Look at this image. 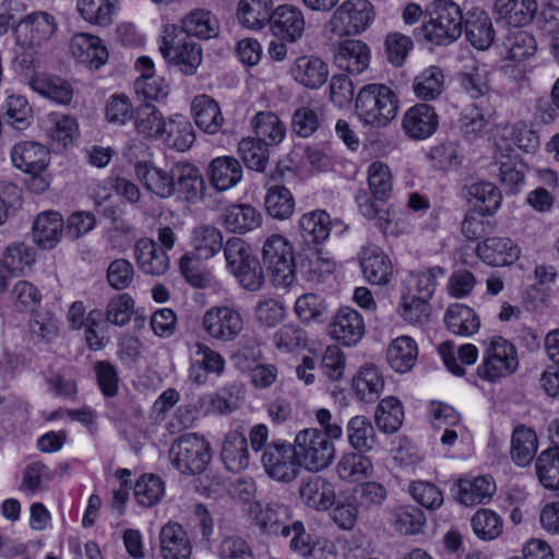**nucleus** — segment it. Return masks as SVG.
I'll return each instance as SVG.
<instances>
[{"label":"nucleus","instance_id":"nucleus-1","mask_svg":"<svg viewBox=\"0 0 559 559\" xmlns=\"http://www.w3.org/2000/svg\"><path fill=\"white\" fill-rule=\"evenodd\" d=\"M356 112L359 119L371 127H384L390 123L399 110V97L384 84L372 83L364 86L357 94Z\"/></svg>","mask_w":559,"mask_h":559},{"label":"nucleus","instance_id":"nucleus-2","mask_svg":"<svg viewBox=\"0 0 559 559\" xmlns=\"http://www.w3.org/2000/svg\"><path fill=\"white\" fill-rule=\"evenodd\" d=\"M519 368V357L513 344L501 336L491 337L483 350L476 372L488 382H497L513 374Z\"/></svg>","mask_w":559,"mask_h":559},{"label":"nucleus","instance_id":"nucleus-3","mask_svg":"<svg viewBox=\"0 0 559 559\" xmlns=\"http://www.w3.org/2000/svg\"><path fill=\"white\" fill-rule=\"evenodd\" d=\"M329 438L316 428H307L296 435L293 447L302 467L319 472L330 466L335 456V447Z\"/></svg>","mask_w":559,"mask_h":559},{"label":"nucleus","instance_id":"nucleus-4","mask_svg":"<svg viewBox=\"0 0 559 559\" xmlns=\"http://www.w3.org/2000/svg\"><path fill=\"white\" fill-rule=\"evenodd\" d=\"M201 328L211 340L231 343L245 330V319L241 311L235 306L215 305L202 314Z\"/></svg>","mask_w":559,"mask_h":559},{"label":"nucleus","instance_id":"nucleus-5","mask_svg":"<svg viewBox=\"0 0 559 559\" xmlns=\"http://www.w3.org/2000/svg\"><path fill=\"white\" fill-rule=\"evenodd\" d=\"M262 258L277 287H287L295 280V257L290 241L280 234L267 237L263 243Z\"/></svg>","mask_w":559,"mask_h":559},{"label":"nucleus","instance_id":"nucleus-6","mask_svg":"<svg viewBox=\"0 0 559 559\" xmlns=\"http://www.w3.org/2000/svg\"><path fill=\"white\" fill-rule=\"evenodd\" d=\"M173 465L182 474H200L211 462L210 443L197 433L178 438L169 451Z\"/></svg>","mask_w":559,"mask_h":559},{"label":"nucleus","instance_id":"nucleus-7","mask_svg":"<svg viewBox=\"0 0 559 559\" xmlns=\"http://www.w3.org/2000/svg\"><path fill=\"white\" fill-rule=\"evenodd\" d=\"M261 463L266 474L281 483L295 480L302 467L294 447L283 440L267 444L262 453Z\"/></svg>","mask_w":559,"mask_h":559},{"label":"nucleus","instance_id":"nucleus-8","mask_svg":"<svg viewBox=\"0 0 559 559\" xmlns=\"http://www.w3.org/2000/svg\"><path fill=\"white\" fill-rule=\"evenodd\" d=\"M424 35H463V15L452 0H433L425 10Z\"/></svg>","mask_w":559,"mask_h":559},{"label":"nucleus","instance_id":"nucleus-9","mask_svg":"<svg viewBox=\"0 0 559 559\" xmlns=\"http://www.w3.org/2000/svg\"><path fill=\"white\" fill-rule=\"evenodd\" d=\"M373 20L368 0L345 1L331 19L332 32L338 35H357L365 32Z\"/></svg>","mask_w":559,"mask_h":559},{"label":"nucleus","instance_id":"nucleus-10","mask_svg":"<svg viewBox=\"0 0 559 559\" xmlns=\"http://www.w3.org/2000/svg\"><path fill=\"white\" fill-rule=\"evenodd\" d=\"M492 140L497 152H500L502 157H509V153L513 152V146L526 153H534L539 147L537 132L524 123L496 126Z\"/></svg>","mask_w":559,"mask_h":559},{"label":"nucleus","instance_id":"nucleus-11","mask_svg":"<svg viewBox=\"0 0 559 559\" xmlns=\"http://www.w3.org/2000/svg\"><path fill=\"white\" fill-rule=\"evenodd\" d=\"M159 51L168 63L179 67L187 75H192L202 61L201 47L186 37H163Z\"/></svg>","mask_w":559,"mask_h":559},{"label":"nucleus","instance_id":"nucleus-12","mask_svg":"<svg viewBox=\"0 0 559 559\" xmlns=\"http://www.w3.org/2000/svg\"><path fill=\"white\" fill-rule=\"evenodd\" d=\"M251 512L254 514L257 525L266 534L292 537L295 535L296 522L289 524L292 514L287 506L278 502L255 503Z\"/></svg>","mask_w":559,"mask_h":559},{"label":"nucleus","instance_id":"nucleus-13","mask_svg":"<svg viewBox=\"0 0 559 559\" xmlns=\"http://www.w3.org/2000/svg\"><path fill=\"white\" fill-rule=\"evenodd\" d=\"M194 348L195 358L190 360L188 369L189 381L195 385H203L207 382L209 374H224L226 360L221 353L202 342H197Z\"/></svg>","mask_w":559,"mask_h":559},{"label":"nucleus","instance_id":"nucleus-14","mask_svg":"<svg viewBox=\"0 0 559 559\" xmlns=\"http://www.w3.org/2000/svg\"><path fill=\"white\" fill-rule=\"evenodd\" d=\"M370 48L360 39L347 38L333 49V61L338 69L350 74L365 72L370 64Z\"/></svg>","mask_w":559,"mask_h":559},{"label":"nucleus","instance_id":"nucleus-15","mask_svg":"<svg viewBox=\"0 0 559 559\" xmlns=\"http://www.w3.org/2000/svg\"><path fill=\"white\" fill-rule=\"evenodd\" d=\"M329 334L345 346L356 345L365 334L361 314L350 307L340 308L330 321Z\"/></svg>","mask_w":559,"mask_h":559},{"label":"nucleus","instance_id":"nucleus-16","mask_svg":"<svg viewBox=\"0 0 559 559\" xmlns=\"http://www.w3.org/2000/svg\"><path fill=\"white\" fill-rule=\"evenodd\" d=\"M439 124L438 115L433 107L427 104H416L403 115L402 129L407 138L421 141L430 138Z\"/></svg>","mask_w":559,"mask_h":559},{"label":"nucleus","instance_id":"nucleus-17","mask_svg":"<svg viewBox=\"0 0 559 559\" xmlns=\"http://www.w3.org/2000/svg\"><path fill=\"white\" fill-rule=\"evenodd\" d=\"M476 253L488 265L506 266L520 259L521 248L509 237H489L477 245Z\"/></svg>","mask_w":559,"mask_h":559},{"label":"nucleus","instance_id":"nucleus-18","mask_svg":"<svg viewBox=\"0 0 559 559\" xmlns=\"http://www.w3.org/2000/svg\"><path fill=\"white\" fill-rule=\"evenodd\" d=\"M360 267L365 278L372 285H385L392 277V263L384 251L374 245L361 249Z\"/></svg>","mask_w":559,"mask_h":559},{"label":"nucleus","instance_id":"nucleus-19","mask_svg":"<svg viewBox=\"0 0 559 559\" xmlns=\"http://www.w3.org/2000/svg\"><path fill=\"white\" fill-rule=\"evenodd\" d=\"M299 497L308 508L328 510L335 502L334 486L326 478L312 475L301 480Z\"/></svg>","mask_w":559,"mask_h":559},{"label":"nucleus","instance_id":"nucleus-20","mask_svg":"<svg viewBox=\"0 0 559 559\" xmlns=\"http://www.w3.org/2000/svg\"><path fill=\"white\" fill-rule=\"evenodd\" d=\"M290 74L301 86L318 90L328 81L329 66L319 57L301 56L292 66Z\"/></svg>","mask_w":559,"mask_h":559},{"label":"nucleus","instance_id":"nucleus-21","mask_svg":"<svg viewBox=\"0 0 559 559\" xmlns=\"http://www.w3.org/2000/svg\"><path fill=\"white\" fill-rule=\"evenodd\" d=\"M159 552L163 559H190L192 545L180 524L168 522L160 528Z\"/></svg>","mask_w":559,"mask_h":559},{"label":"nucleus","instance_id":"nucleus-22","mask_svg":"<svg viewBox=\"0 0 559 559\" xmlns=\"http://www.w3.org/2000/svg\"><path fill=\"white\" fill-rule=\"evenodd\" d=\"M11 160L13 166L23 173L46 170L50 160L49 151L37 142H21L12 147Z\"/></svg>","mask_w":559,"mask_h":559},{"label":"nucleus","instance_id":"nucleus-23","mask_svg":"<svg viewBox=\"0 0 559 559\" xmlns=\"http://www.w3.org/2000/svg\"><path fill=\"white\" fill-rule=\"evenodd\" d=\"M134 257L139 269L145 274L159 276L169 269L167 253L152 239H139L134 246Z\"/></svg>","mask_w":559,"mask_h":559},{"label":"nucleus","instance_id":"nucleus-24","mask_svg":"<svg viewBox=\"0 0 559 559\" xmlns=\"http://www.w3.org/2000/svg\"><path fill=\"white\" fill-rule=\"evenodd\" d=\"M263 216L250 204H230L223 210L222 224L230 233L246 234L259 228Z\"/></svg>","mask_w":559,"mask_h":559},{"label":"nucleus","instance_id":"nucleus-25","mask_svg":"<svg viewBox=\"0 0 559 559\" xmlns=\"http://www.w3.org/2000/svg\"><path fill=\"white\" fill-rule=\"evenodd\" d=\"M63 227L62 216L58 212L44 211L33 222V240L43 249H52L59 243Z\"/></svg>","mask_w":559,"mask_h":559},{"label":"nucleus","instance_id":"nucleus-26","mask_svg":"<svg viewBox=\"0 0 559 559\" xmlns=\"http://www.w3.org/2000/svg\"><path fill=\"white\" fill-rule=\"evenodd\" d=\"M221 457L226 468L235 473L241 472L249 466L248 439L242 431L236 429L225 436Z\"/></svg>","mask_w":559,"mask_h":559},{"label":"nucleus","instance_id":"nucleus-27","mask_svg":"<svg viewBox=\"0 0 559 559\" xmlns=\"http://www.w3.org/2000/svg\"><path fill=\"white\" fill-rule=\"evenodd\" d=\"M135 176L147 191L159 198L167 199L175 194L173 167L170 171H166L148 163H138Z\"/></svg>","mask_w":559,"mask_h":559},{"label":"nucleus","instance_id":"nucleus-28","mask_svg":"<svg viewBox=\"0 0 559 559\" xmlns=\"http://www.w3.org/2000/svg\"><path fill=\"white\" fill-rule=\"evenodd\" d=\"M211 185L218 191H226L238 185L242 178L240 163L231 156L212 159L207 167Z\"/></svg>","mask_w":559,"mask_h":559},{"label":"nucleus","instance_id":"nucleus-29","mask_svg":"<svg viewBox=\"0 0 559 559\" xmlns=\"http://www.w3.org/2000/svg\"><path fill=\"white\" fill-rule=\"evenodd\" d=\"M290 548L302 557L311 559H337L334 545L328 540H312L301 521L295 525V535L290 539Z\"/></svg>","mask_w":559,"mask_h":559},{"label":"nucleus","instance_id":"nucleus-30","mask_svg":"<svg viewBox=\"0 0 559 559\" xmlns=\"http://www.w3.org/2000/svg\"><path fill=\"white\" fill-rule=\"evenodd\" d=\"M195 140L189 119L182 115H174L166 119L163 134L158 141L178 152L188 151Z\"/></svg>","mask_w":559,"mask_h":559},{"label":"nucleus","instance_id":"nucleus-31","mask_svg":"<svg viewBox=\"0 0 559 559\" xmlns=\"http://www.w3.org/2000/svg\"><path fill=\"white\" fill-rule=\"evenodd\" d=\"M191 112L195 124L209 134H215L222 128L224 118L217 102L201 94L193 98Z\"/></svg>","mask_w":559,"mask_h":559},{"label":"nucleus","instance_id":"nucleus-32","mask_svg":"<svg viewBox=\"0 0 559 559\" xmlns=\"http://www.w3.org/2000/svg\"><path fill=\"white\" fill-rule=\"evenodd\" d=\"M495 490V483L486 476L459 479L453 487L455 498L465 506L484 503L491 498Z\"/></svg>","mask_w":559,"mask_h":559},{"label":"nucleus","instance_id":"nucleus-33","mask_svg":"<svg viewBox=\"0 0 559 559\" xmlns=\"http://www.w3.org/2000/svg\"><path fill=\"white\" fill-rule=\"evenodd\" d=\"M352 388L358 400L366 403L376 402L384 388L380 370L372 365L362 366L352 380Z\"/></svg>","mask_w":559,"mask_h":559},{"label":"nucleus","instance_id":"nucleus-34","mask_svg":"<svg viewBox=\"0 0 559 559\" xmlns=\"http://www.w3.org/2000/svg\"><path fill=\"white\" fill-rule=\"evenodd\" d=\"M273 11L272 0H240L237 5V19L249 31L258 32L270 24Z\"/></svg>","mask_w":559,"mask_h":559},{"label":"nucleus","instance_id":"nucleus-35","mask_svg":"<svg viewBox=\"0 0 559 559\" xmlns=\"http://www.w3.org/2000/svg\"><path fill=\"white\" fill-rule=\"evenodd\" d=\"M251 127L257 140L264 145H278L286 136V126L277 115L259 111L251 119Z\"/></svg>","mask_w":559,"mask_h":559},{"label":"nucleus","instance_id":"nucleus-36","mask_svg":"<svg viewBox=\"0 0 559 559\" xmlns=\"http://www.w3.org/2000/svg\"><path fill=\"white\" fill-rule=\"evenodd\" d=\"M270 27L273 35H301L306 29L304 13L295 5H278L272 11Z\"/></svg>","mask_w":559,"mask_h":559},{"label":"nucleus","instance_id":"nucleus-37","mask_svg":"<svg viewBox=\"0 0 559 559\" xmlns=\"http://www.w3.org/2000/svg\"><path fill=\"white\" fill-rule=\"evenodd\" d=\"M448 330L459 336H472L480 328V320L474 309L463 304L451 305L444 314Z\"/></svg>","mask_w":559,"mask_h":559},{"label":"nucleus","instance_id":"nucleus-38","mask_svg":"<svg viewBox=\"0 0 559 559\" xmlns=\"http://www.w3.org/2000/svg\"><path fill=\"white\" fill-rule=\"evenodd\" d=\"M445 91V75L437 66H430L419 72L413 81V92L423 102H432Z\"/></svg>","mask_w":559,"mask_h":559},{"label":"nucleus","instance_id":"nucleus-39","mask_svg":"<svg viewBox=\"0 0 559 559\" xmlns=\"http://www.w3.org/2000/svg\"><path fill=\"white\" fill-rule=\"evenodd\" d=\"M418 347L411 336H399L391 342L386 350V359L391 368L399 372H408L416 364Z\"/></svg>","mask_w":559,"mask_h":559},{"label":"nucleus","instance_id":"nucleus-40","mask_svg":"<svg viewBox=\"0 0 559 559\" xmlns=\"http://www.w3.org/2000/svg\"><path fill=\"white\" fill-rule=\"evenodd\" d=\"M71 52L81 63L99 69L108 60V51L100 37H73Z\"/></svg>","mask_w":559,"mask_h":559},{"label":"nucleus","instance_id":"nucleus-41","mask_svg":"<svg viewBox=\"0 0 559 559\" xmlns=\"http://www.w3.org/2000/svg\"><path fill=\"white\" fill-rule=\"evenodd\" d=\"M173 182L175 183V193H180L186 200L197 199L203 187V178L199 168L186 162L173 165Z\"/></svg>","mask_w":559,"mask_h":559},{"label":"nucleus","instance_id":"nucleus-42","mask_svg":"<svg viewBox=\"0 0 559 559\" xmlns=\"http://www.w3.org/2000/svg\"><path fill=\"white\" fill-rule=\"evenodd\" d=\"M438 353L447 369L455 374L463 376L465 369L457 362L460 360L463 365H474L478 358V349L473 344H464L459 347L452 342H443L438 346Z\"/></svg>","mask_w":559,"mask_h":559},{"label":"nucleus","instance_id":"nucleus-43","mask_svg":"<svg viewBox=\"0 0 559 559\" xmlns=\"http://www.w3.org/2000/svg\"><path fill=\"white\" fill-rule=\"evenodd\" d=\"M166 119L160 110L150 104L145 103L135 109L133 116L134 129L142 138L158 141L163 134Z\"/></svg>","mask_w":559,"mask_h":559},{"label":"nucleus","instance_id":"nucleus-44","mask_svg":"<svg viewBox=\"0 0 559 559\" xmlns=\"http://www.w3.org/2000/svg\"><path fill=\"white\" fill-rule=\"evenodd\" d=\"M29 86L36 93L58 104L68 105L73 97L71 84L58 76L37 73L29 80Z\"/></svg>","mask_w":559,"mask_h":559},{"label":"nucleus","instance_id":"nucleus-45","mask_svg":"<svg viewBox=\"0 0 559 559\" xmlns=\"http://www.w3.org/2000/svg\"><path fill=\"white\" fill-rule=\"evenodd\" d=\"M298 226L305 241L321 243L330 236L332 221L325 211L314 210L302 214Z\"/></svg>","mask_w":559,"mask_h":559},{"label":"nucleus","instance_id":"nucleus-46","mask_svg":"<svg viewBox=\"0 0 559 559\" xmlns=\"http://www.w3.org/2000/svg\"><path fill=\"white\" fill-rule=\"evenodd\" d=\"M537 445V436L533 429L526 426L515 427L511 436V460L518 466H527L536 454Z\"/></svg>","mask_w":559,"mask_h":559},{"label":"nucleus","instance_id":"nucleus-47","mask_svg":"<svg viewBox=\"0 0 559 559\" xmlns=\"http://www.w3.org/2000/svg\"><path fill=\"white\" fill-rule=\"evenodd\" d=\"M190 243L192 253L199 259L209 260L223 248V234L214 226H198L192 230Z\"/></svg>","mask_w":559,"mask_h":559},{"label":"nucleus","instance_id":"nucleus-48","mask_svg":"<svg viewBox=\"0 0 559 559\" xmlns=\"http://www.w3.org/2000/svg\"><path fill=\"white\" fill-rule=\"evenodd\" d=\"M426 523L424 512L411 504L394 507L390 512V524L401 535H417Z\"/></svg>","mask_w":559,"mask_h":559},{"label":"nucleus","instance_id":"nucleus-49","mask_svg":"<svg viewBox=\"0 0 559 559\" xmlns=\"http://www.w3.org/2000/svg\"><path fill=\"white\" fill-rule=\"evenodd\" d=\"M496 8L511 27L530 24L536 12V0H497Z\"/></svg>","mask_w":559,"mask_h":559},{"label":"nucleus","instance_id":"nucleus-50","mask_svg":"<svg viewBox=\"0 0 559 559\" xmlns=\"http://www.w3.org/2000/svg\"><path fill=\"white\" fill-rule=\"evenodd\" d=\"M444 275L445 271L441 266L411 272L405 280L407 294L430 300L436 290L438 281Z\"/></svg>","mask_w":559,"mask_h":559},{"label":"nucleus","instance_id":"nucleus-51","mask_svg":"<svg viewBox=\"0 0 559 559\" xmlns=\"http://www.w3.org/2000/svg\"><path fill=\"white\" fill-rule=\"evenodd\" d=\"M468 200L483 216H486L497 212L502 195L493 183L479 181L468 187Z\"/></svg>","mask_w":559,"mask_h":559},{"label":"nucleus","instance_id":"nucleus-52","mask_svg":"<svg viewBox=\"0 0 559 559\" xmlns=\"http://www.w3.org/2000/svg\"><path fill=\"white\" fill-rule=\"evenodd\" d=\"M295 199L289 189L275 185L267 189L264 198L266 213L274 219L285 221L295 212Z\"/></svg>","mask_w":559,"mask_h":559},{"label":"nucleus","instance_id":"nucleus-53","mask_svg":"<svg viewBox=\"0 0 559 559\" xmlns=\"http://www.w3.org/2000/svg\"><path fill=\"white\" fill-rule=\"evenodd\" d=\"M373 464L359 453L343 454L337 462L336 473L341 479L348 483H357L372 475Z\"/></svg>","mask_w":559,"mask_h":559},{"label":"nucleus","instance_id":"nucleus-54","mask_svg":"<svg viewBox=\"0 0 559 559\" xmlns=\"http://www.w3.org/2000/svg\"><path fill=\"white\" fill-rule=\"evenodd\" d=\"M180 29L186 35H218L219 21L211 11L194 9L183 16Z\"/></svg>","mask_w":559,"mask_h":559},{"label":"nucleus","instance_id":"nucleus-55","mask_svg":"<svg viewBox=\"0 0 559 559\" xmlns=\"http://www.w3.org/2000/svg\"><path fill=\"white\" fill-rule=\"evenodd\" d=\"M119 0H78V10L91 24L107 26L112 23Z\"/></svg>","mask_w":559,"mask_h":559},{"label":"nucleus","instance_id":"nucleus-56","mask_svg":"<svg viewBox=\"0 0 559 559\" xmlns=\"http://www.w3.org/2000/svg\"><path fill=\"white\" fill-rule=\"evenodd\" d=\"M48 122L47 134L60 147H68L79 135V124L71 116L56 112L50 114Z\"/></svg>","mask_w":559,"mask_h":559},{"label":"nucleus","instance_id":"nucleus-57","mask_svg":"<svg viewBox=\"0 0 559 559\" xmlns=\"http://www.w3.org/2000/svg\"><path fill=\"white\" fill-rule=\"evenodd\" d=\"M378 428L385 433L395 432L404 419L401 402L395 396H388L380 401L374 415Z\"/></svg>","mask_w":559,"mask_h":559},{"label":"nucleus","instance_id":"nucleus-58","mask_svg":"<svg viewBox=\"0 0 559 559\" xmlns=\"http://www.w3.org/2000/svg\"><path fill=\"white\" fill-rule=\"evenodd\" d=\"M295 313L305 323L323 322L328 313V305L324 298L318 294L307 293L295 301Z\"/></svg>","mask_w":559,"mask_h":559},{"label":"nucleus","instance_id":"nucleus-59","mask_svg":"<svg viewBox=\"0 0 559 559\" xmlns=\"http://www.w3.org/2000/svg\"><path fill=\"white\" fill-rule=\"evenodd\" d=\"M536 473L539 481L548 489L559 488V448L543 451L536 460Z\"/></svg>","mask_w":559,"mask_h":559},{"label":"nucleus","instance_id":"nucleus-60","mask_svg":"<svg viewBox=\"0 0 559 559\" xmlns=\"http://www.w3.org/2000/svg\"><path fill=\"white\" fill-rule=\"evenodd\" d=\"M432 166L440 170L456 169L463 160L460 146L452 141L440 142L433 145L428 154Z\"/></svg>","mask_w":559,"mask_h":559},{"label":"nucleus","instance_id":"nucleus-61","mask_svg":"<svg viewBox=\"0 0 559 559\" xmlns=\"http://www.w3.org/2000/svg\"><path fill=\"white\" fill-rule=\"evenodd\" d=\"M349 444L358 451H369L374 444V429L371 423L364 416H355L349 419L347 427Z\"/></svg>","mask_w":559,"mask_h":559},{"label":"nucleus","instance_id":"nucleus-62","mask_svg":"<svg viewBox=\"0 0 559 559\" xmlns=\"http://www.w3.org/2000/svg\"><path fill=\"white\" fill-rule=\"evenodd\" d=\"M472 527L478 538L493 540L501 535L503 521L495 511L479 509L472 518Z\"/></svg>","mask_w":559,"mask_h":559},{"label":"nucleus","instance_id":"nucleus-63","mask_svg":"<svg viewBox=\"0 0 559 559\" xmlns=\"http://www.w3.org/2000/svg\"><path fill=\"white\" fill-rule=\"evenodd\" d=\"M3 109L8 123L13 128L23 130L31 124L33 110L24 96L9 95L4 102Z\"/></svg>","mask_w":559,"mask_h":559},{"label":"nucleus","instance_id":"nucleus-64","mask_svg":"<svg viewBox=\"0 0 559 559\" xmlns=\"http://www.w3.org/2000/svg\"><path fill=\"white\" fill-rule=\"evenodd\" d=\"M165 493V485L159 476L148 474L141 476L134 486L136 501L143 507L159 502Z\"/></svg>","mask_w":559,"mask_h":559}]
</instances>
